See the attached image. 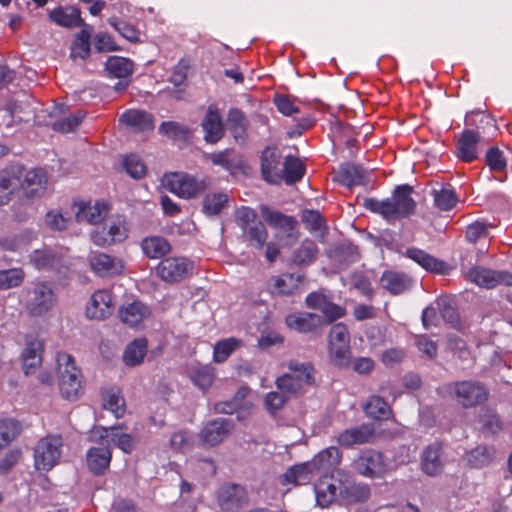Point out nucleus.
<instances>
[{
	"label": "nucleus",
	"mask_w": 512,
	"mask_h": 512,
	"mask_svg": "<svg viewBox=\"0 0 512 512\" xmlns=\"http://www.w3.org/2000/svg\"><path fill=\"white\" fill-rule=\"evenodd\" d=\"M413 188L408 184L395 187L391 197L377 199L367 197L363 200V207L371 213L380 215L389 223L409 218L415 213L417 204L412 198Z\"/></svg>",
	"instance_id": "nucleus-1"
},
{
	"label": "nucleus",
	"mask_w": 512,
	"mask_h": 512,
	"mask_svg": "<svg viewBox=\"0 0 512 512\" xmlns=\"http://www.w3.org/2000/svg\"><path fill=\"white\" fill-rule=\"evenodd\" d=\"M24 308L32 317L49 313L57 304L58 298L53 286L47 281L36 280L22 290Z\"/></svg>",
	"instance_id": "nucleus-2"
},
{
	"label": "nucleus",
	"mask_w": 512,
	"mask_h": 512,
	"mask_svg": "<svg viewBox=\"0 0 512 512\" xmlns=\"http://www.w3.org/2000/svg\"><path fill=\"white\" fill-rule=\"evenodd\" d=\"M59 389L63 398L76 400L84 391L82 374L72 355L58 352L56 356Z\"/></svg>",
	"instance_id": "nucleus-3"
},
{
	"label": "nucleus",
	"mask_w": 512,
	"mask_h": 512,
	"mask_svg": "<svg viewBox=\"0 0 512 512\" xmlns=\"http://www.w3.org/2000/svg\"><path fill=\"white\" fill-rule=\"evenodd\" d=\"M235 221L248 245L261 250L268 238V232L264 223L258 218L256 211L250 207L242 206L236 212Z\"/></svg>",
	"instance_id": "nucleus-4"
},
{
	"label": "nucleus",
	"mask_w": 512,
	"mask_h": 512,
	"mask_svg": "<svg viewBox=\"0 0 512 512\" xmlns=\"http://www.w3.org/2000/svg\"><path fill=\"white\" fill-rule=\"evenodd\" d=\"M163 184L167 190L177 196L190 199L195 198L210 187L208 178H197L188 173H171L165 175Z\"/></svg>",
	"instance_id": "nucleus-5"
},
{
	"label": "nucleus",
	"mask_w": 512,
	"mask_h": 512,
	"mask_svg": "<svg viewBox=\"0 0 512 512\" xmlns=\"http://www.w3.org/2000/svg\"><path fill=\"white\" fill-rule=\"evenodd\" d=\"M448 391L463 408L479 406L489 398L488 388L474 380L456 381L448 386Z\"/></svg>",
	"instance_id": "nucleus-6"
},
{
	"label": "nucleus",
	"mask_w": 512,
	"mask_h": 512,
	"mask_svg": "<svg viewBox=\"0 0 512 512\" xmlns=\"http://www.w3.org/2000/svg\"><path fill=\"white\" fill-rule=\"evenodd\" d=\"M63 447L61 435H48L41 438L34 447V467L37 471L48 472L60 459Z\"/></svg>",
	"instance_id": "nucleus-7"
},
{
	"label": "nucleus",
	"mask_w": 512,
	"mask_h": 512,
	"mask_svg": "<svg viewBox=\"0 0 512 512\" xmlns=\"http://www.w3.org/2000/svg\"><path fill=\"white\" fill-rule=\"evenodd\" d=\"M329 356L337 367H347L350 364V337L344 323H336L330 330Z\"/></svg>",
	"instance_id": "nucleus-8"
},
{
	"label": "nucleus",
	"mask_w": 512,
	"mask_h": 512,
	"mask_svg": "<svg viewBox=\"0 0 512 512\" xmlns=\"http://www.w3.org/2000/svg\"><path fill=\"white\" fill-rule=\"evenodd\" d=\"M467 279L483 288H494L498 285L512 286V273L496 271L483 266H474L467 272Z\"/></svg>",
	"instance_id": "nucleus-9"
},
{
	"label": "nucleus",
	"mask_w": 512,
	"mask_h": 512,
	"mask_svg": "<svg viewBox=\"0 0 512 512\" xmlns=\"http://www.w3.org/2000/svg\"><path fill=\"white\" fill-rule=\"evenodd\" d=\"M48 186V175L42 168H24L23 176L20 179L19 189L26 199H36L42 197Z\"/></svg>",
	"instance_id": "nucleus-10"
},
{
	"label": "nucleus",
	"mask_w": 512,
	"mask_h": 512,
	"mask_svg": "<svg viewBox=\"0 0 512 512\" xmlns=\"http://www.w3.org/2000/svg\"><path fill=\"white\" fill-rule=\"evenodd\" d=\"M193 269V263L184 257H167L156 267L158 276L165 282H179Z\"/></svg>",
	"instance_id": "nucleus-11"
},
{
	"label": "nucleus",
	"mask_w": 512,
	"mask_h": 512,
	"mask_svg": "<svg viewBox=\"0 0 512 512\" xmlns=\"http://www.w3.org/2000/svg\"><path fill=\"white\" fill-rule=\"evenodd\" d=\"M445 461L443 458V444L435 441L427 445L420 455V468L428 476L435 477L443 472Z\"/></svg>",
	"instance_id": "nucleus-12"
},
{
	"label": "nucleus",
	"mask_w": 512,
	"mask_h": 512,
	"mask_svg": "<svg viewBox=\"0 0 512 512\" xmlns=\"http://www.w3.org/2000/svg\"><path fill=\"white\" fill-rule=\"evenodd\" d=\"M88 260L91 270L100 277H114L124 270L121 259L103 252H92Z\"/></svg>",
	"instance_id": "nucleus-13"
},
{
	"label": "nucleus",
	"mask_w": 512,
	"mask_h": 512,
	"mask_svg": "<svg viewBox=\"0 0 512 512\" xmlns=\"http://www.w3.org/2000/svg\"><path fill=\"white\" fill-rule=\"evenodd\" d=\"M233 429V422L227 418H216L209 421L200 431L199 437L203 445L216 446L223 442Z\"/></svg>",
	"instance_id": "nucleus-14"
},
{
	"label": "nucleus",
	"mask_w": 512,
	"mask_h": 512,
	"mask_svg": "<svg viewBox=\"0 0 512 512\" xmlns=\"http://www.w3.org/2000/svg\"><path fill=\"white\" fill-rule=\"evenodd\" d=\"M29 260L38 270H51L60 273L67 268L64 255L50 248L34 250L29 255Z\"/></svg>",
	"instance_id": "nucleus-15"
},
{
	"label": "nucleus",
	"mask_w": 512,
	"mask_h": 512,
	"mask_svg": "<svg viewBox=\"0 0 512 512\" xmlns=\"http://www.w3.org/2000/svg\"><path fill=\"white\" fill-rule=\"evenodd\" d=\"M114 311L113 294L110 290L95 291L86 307V315L90 319L104 320Z\"/></svg>",
	"instance_id": "nucleus-16"
},
{
	"label": "nucleus",
	"mask_w": 512,
	"mask_h": 512,
	"mask_svg": "<svg viewBox=\"0 0 512 512\" xmlns=\"http://www.w3.org/2000/svg\"><path fill=\"white\" fill-rule=\"evenodd\" d=\"M482 136L474 129H464L456 142L455 155L465 163H471L478 158V147L482 143Z\"/></svg>",
	"instance_id": "nucleus-17"
},
{
	"label": "nucleus",
	"mask_w": 512,
	"mask_h": 512,
	"mask_svg": "<svg viewBox=\"0 0 512 512\" xmlns=\"http://www.w3.org/2000/svg\"><path fill=\"white\" fill-rule=\"evenodd\" d=\"M354 470L364 477L374 478L384 469L381 453L367 449L362 451L352 462Z\"/></svg>",
	"instance_id": "nucleus-18"
},
{
	"label": "nucleus",
	"mask_w": 512,
	"mask_h": 512,
	"mask_svg": "<svg viewBox=\"0 0 512 512\" xmlns=\"http://www.w3.org/2000/svg\"><path fill=\"white\" fill-rule=\"evenodd\" d=\"M24 166L13 164L0 171V206L9 203L14 192L19 189Z\"/></svg>",
	"instance_id": "nucleus-19"
},
{
	"label": "nucleus",
	"mask_w": 512,
	"mask_h": 512,
	"mask_svg": "<svg viewBox=\"0 0 512 512\" xmlns=\"http://www.w3.org/2000/svg\"><path fill=\"white\" fill-rule=\"evenodd\" d=\"M127 227L124 220L117 219L109 225L95 229L91 234L93 243L97 246H109L116 242H122L127 238Z\"/></svg>",
	"instance_id": "nucleus-20"
},
{
	"label": "nucleus",
	"mask_w": 512,
	"mask_h": 512,
	"mask_svg": "<svg viewBox=\"0 0 512 512\" xmlns=\"http://www.w3.org/2000/svg\"><path fill=\"white\" fill-rule=\"evenodd\" d=\"M341 488V479H336L332 475H324L319 478L314 485L316 503L322 508L328 507L333 501H339V492Z\"/></svg>",
	"instance_id": "nucleus-21"
},
{
	"label": "nucleus",
	"mask_w": 512,
	"mask_h": 512,
	"mask_svg": "<svg viewBox=\"0 0 512 512\" xmlns=\"http://www.w3.org/2000/svg\"><path fill=\"white\" fill-rule=\"evenodd\" d=\"M204 140L208 144L218 143L225 134V127L219 110L210 105L201 122Z\"/></svg>",
	"instance_id": "nucleus-22"
},
{
	"label": "nucleus",
	"mask_w": 512,
	"mask_h": 512,
	"mask_svg": "<svg viewBox=\"0 0 512 512\" xmlns=\"http://www.w3.org/2000/svg\"><path fill=\"white\" fill-rule=\"evenodd\" d=\"M281 155L275 148L266 147L261 155V174L270 184H280L283 180L280 170Z\"/></svg>",
	"instance_id": "nucleus-23"
},
{
	"label": "nucleus",
	"mask_w": 512,
	"mask_h": 512,
	"mask_svg": "<svg viewBox=\"0 0 512 512\" xmlns=\"http://www.w3.org/2000/svg\"><path fill=\"white\" fill-rule=\"evenodd\" d=\"M375 436L371 424H361L341 431L337 436V443L342 447H352L372 442Z\"/></svg>",
	"instance_id": "nucleus-24"
},
{
	"label": "nucleus",
	"mask_w": 512,
	"mask_h": 512,
	"mask_svg": "<svg viewBox=\"0 0 512 512\" xmlns=\"http://www.w3.org/2000/svg\"><path fill=\"white\" fill-rule=\"evenodd\" d=\"M333 180L340 186L348 188L364 186L369 181L365 169L361 165L354 163H344L340 165Z\"/></svg>",
	"instance_id": "nucleus-25"
},
{
	"label": "nucleus",
	"mask_w": 512,
	"mask_h": 512,
	"mask_svg": "<svg viewBox=\"0 0 512 512\" xmlns=\"http://www.w3.org/2000/svg\"><path fill=\"white\" fill-rule=\"evenodd\" d=\"M370 487L364 483H356L346 477L341 479L339 502L344 505L366 502L370 497Z\"/></svg>",
	"instance_id": "nucleus-26"
},
{
	"label": "nucleus",
	"mask_w": 512,
	"mask_h": 512,
	"mask_svg": "<svg viewBox=\"0 0 512 512\" xmlns=\"http://www.w3.org/2000/svg\"><path fill=\"white\" fill-rule=\"evenodd\" d=\"M286 325L300 333H314L324 324L319 315L309 312H295L286 316Z\"/></svg>",
	"instance_id": "nucleus-27"
},
{
	"label": "nucleus",
	"mask_w": 512,
	"mask_h": 512,
	"mask_svg": "<svg viewBox=\"0 0 512 512\" xmlns=\"http://www.w3.org/2000/svg\"><path fill=\"white\" fill-rule=\"evenodd\" d=\"M51 22L65 28H83L87 25L81 17V11L75 6H58L48 14Z\"/></svg>",
	"instance_id": "nucleus-28"
},
{
	"label": "nucleus",
	"mask_w": 512,
	"mask_h": 512,
	"mask_svg": "<svg viewBox=\"0 0 512 512\" xmlns=\"http://www.w3.org/2000/svg\"><path fill=\"white\" fill-rule=\"evenodd\" d=\"M151 314L150 308L141 301H133L118 310L121 321L132 328L139 327Z\"/></svg>",
	"instance_id": "nucleus-29"
},
{
	"label": "nucleus",
	"mask_w": 512,
	"mask_h": 512,
	"mask_svg": "<svg viewBox=\"0 0 512 512\" xmlns=\"http://www.w3.org/2000/svg\"><path fill=\"white\" fill-rule=\"evenodd\" d=\"M315 472L311 461L295 464L280 475L279 482L283 486L290 484L305 485L311 481Z\"/></svg>",
	"instance_id": "nucleus-30"
},
{
	"label": "nucleus",
	"mask_w": 512,
	"mask_h": 512,
	"mask_svg": "<svg viewBox=\"0 0 512 512\" xmlns=\"http://www.w3.org/2000/svg\"><path fill=\"white\" fill-rule=\"evenodd\" d=\"M112 453L108 446L91 447L86 453L89 471L95 476H102L109 469Z\"/></svg>",
	"instance_id": "nucleus-31"
},
{
	"label": "nucleus",
	"mask_w": 512,
	"mask_h": 512,
	"mask_svg": "<svg viewBox=\"0 0 512 512\" xmlns=\"http://www.w3.org/2000/svg\"><path fill=\"white\" fill-rule=\"evenodd\" d=\"M380 284L390 294L399 295L411 290L414 280L402 272L385 271L380 278Z\"/></svg>",
	"instance_id": "nucleus-32"
},
{
	"label": "nucleus",
	"mask_w": 512,
	"mask_h": 512,
	"mask_svg": "<svg viewBox=\"0 0 512 512\" xmlns=\"http://www.w3.org/2000/svg\"><path fill=\"white\" fill-rule=\"evenodd\" d=\"M246 492L238 484H229L222 487L218 493V503L222 510L228 512L238 511L245 499Z\"/></svg>",
	"instance_id": "nucleus-33"
},
{
	"label": "nucleus",
	"mask_w": 512,
	"mask_h": 512,
	"mask_svg": "<svg viewBox=\"0 0 512 512\" xmlns=\"http://www.w3.org/2000/svg\"><path fill=\"white\" fill-rule=\"evenodd\" d=\"M261 211L269 225L283 230L287 238H291L293 241L298 238L299 233L295 231L297 221L293 216H288L278 211H272L268 207H263Z\"/></svg>",
	"instance_id": "nucleus-34"
},
{
	"label": "nucleus",
	"mask_w": 512,
	"mask_h": 512,
	"mask_svg": "<svg viewBox=\"0 0 512 512\" xmlns=\"http://www.w3.org/2000/svg\"><path fill=\"white\" fill-rule=\"evenodd\" d=\"M43 342L37 338H27L22 352L23 370L26 375L34 372L42 363Z\"/></svg>",
	"instance_id": "nucleus-35"
},
{
	"label": "nucleus",
	"mask_w": 512,
	"mask_h": 512,
	"mask_svg": "<svg viewBox=\"0 0 512 512\" xmlns=\"http://www.w3.org/2000/svg\"><path fill=\"white\" fill-rule=\"evenodd\" d=\"M405 256L429 272L444 274L447 268V265L443 260L430 255L420 248H408L405 252Z\"/></svg>",
	"instance_id": "nucleus-36"
},
{
	"label": "nucleus",
	"mask_w": 512,
	"mask_h": 512,
	"mask_svg": "<svg viewBox=\"0 0 512 512\" xmlns=\"http://www.w3.org/2000/svg\"><path fill=\"white\" fill-rule=\"evenodd\" d=\"M120 122L135 132H146L154 129V118L147 111L127 110L120 116Z\"/></svg>",
	"instance_id": "nucleus-37"
},
{
	"label": "nucleus",
	"mask_w": 512,
	"mask_h": 512,
	"mask_svg": "<svg viewBox=\"0 0 512 512\" xmlns=\"http://www.w3.org/2000/svg\"><path fill=\"white\" fill-rule=\"evenodd\" d=\"M342 455V451L338 447L330 446L318 452L310 461L316 472H328L341 464Z\"/></svg>",
	"instance_id": "nucleus-38"
},
{
	"label": "nucleus",
	"mask_w": 512,
	"mask_h": 512,
	"mask_svg": "<svg viewBox=\"0 0 512 512\" xmlns=\"http://www.w3.org/2000/svg\"><path fill=\"white\" fill-rule=\"evenodd\" d=\"M110 206L105 201H96L94 205L82 203L76 212L77 222L86 221L89 224L100 223L108 214Z\"/></svg>",
	"instance_id": "nucleus-39"
},
{
	"label": "nucleus",
	"mask_w": 512,
	"mask_h": 512,
	"mask_svg": "<svg viewBox=\"0 0 512 512\" xmlns=\"http://www.w3.org/2000/svg\"><path fill=\"white\" fill-rule=\"evenodd\" d=\"M205 158L214 166H219L231 174L241 167V160L238 153L231 148L206 154Z\"/></svg>",
	"instance_id": "nucleus-40"
},
{
	"label": "nucleus",
	"mask_w": 512,
	"mask_h": 512,
	"mask_svg": "<svg viewBox=\"0 0 512 512\" xmlns=\"http://www.w3.org/2000/svg\"><path fill=\"white\" fill-rule=\"evenodd\" d=\"M140 247L149 259H161L171 251L170 243L162 236H148L142 239Z\"/></svg>",
	"instance_id": "nucleus-41"
},
{
	"label": "nucleus",
	"mask_w": 512,
	"mask_h": 512,
	"mask_svg": "<svg viewBox=\"0 0 512 512\" xmlns=\"http://www.w3.org/2000/svg\"><path fill=\"white\" fill-rule=\"evenodd\" d=\"M148 342L145 338H136L130 342L123 353L125 365L134 367L141 364L146 356Z\"/></svg>",
	"instance_id": "nucleus-42"
},
{
	"label": "nucleus",
	"mask_w": 512,
	"mask_h": 512,
	"mask_svg": "<svg viewBox=\"0 0 512 512\" xmlns=\"http://www.w3.org/2000/svg\"><path fill=\"white\" fill-rule=\"evenodd\" d=\"M495 457L493 446L478 445L466 453L467 465L471 468H483L488 466Z\"/></svg>",
	"instance_id": "nucleus-43"
},
{
	"label": "nucleus",
	"mask_w": 512,
	"mask_h": 512,
	"mask_svg": "<svg viewBox=\"0 0 512 512\" xmlns=\"http://www.w3.org/2000/svg\"><path fill=\"white\" fill-rule=\"evenodd\" d=\"M91 25H84L80 32L77 33L71 45L70 57L73 59H86L90 55V38L92 33Z\"/></svg>",
	"instance_id": "nucleus-44"
},
{
	"label": "nucleus",
	"mask_w": 512,
	"mask_h": 512,
	"mask_svg": "<svg viewBox=\"0 0 512 512\" xmlns=\"http://www.w3.org/2000/svg\"><path fill=\"white\" fill-rule=\"evenodd\" d=\"M227 124L228 130L236 141L246 137L249 121L240 109L231 108L228 111Z\"/></svg>",
	"instance_id": "nucleus-45"
},
{
	"label": "nucleus",
	"mask_w": 512,
	"mask_h": 512,
	"mask_svg": "<svg viewBox=\"0 0 512 512\" xmlns=\"http://www.w3.org/2000/svg\"><path fill=\"white\" fill-rule=\"evenodd\" d=\"M363 410L370 418L375 420H388L392 416V408L384 398L376 395L369 397L363 405Z\"/></svg>",
	"instance_id": "nucleus-46"
},
{
	"label": "nucleus",
	"mask_w": 512,
	"mask_h": 512,
	"mask_svg": "<svg viewBox=\"0 0 512 512\" xmlns=\"http://www.w3.org/2000/svg\"><path fill=\"white\" fill-rule=\"evenodd\" d=\"M319 249L314 240L306 238L293 252L292 263L298 266L310 265L317 257Z\"/></svg>",
	"instance_id": "nucleus-47"
},
{
	"label": "nucleus",
	"mask_w": 512,
	"mask_h": 512,
	"mask_svg": "<svg viewBox=\"0 0 512 512\" xmlns=\"http://www.w3.org/2000/svg\"><path fill=\"white\" fill-rule=\"evenodd\" d=\"M288 369L303 386H311L315 383V368L312 363L292 360L288 363Z\"/></svg>",
	"instance_id": "nucleus-48"
},
{
	"label": "nucleus",
	"mask_w": 512,
	"mask_h": 512,
	"mask_svg": "<svg viewBox=\"0 0 512 512\" xmlns=\"http://www.w3.org/2000/svg\"><path fill=\"white\" fill-rule=\"evenodd\" d=\"M107 21L127 41L131 43L141 42V30L136 25L116 16L109 17Z\"/></svg>",
	"instance_id": "nucleus-49"
},
{
	"label": "nucleus",
	"mask_w": 512,
	"mask_h": 512,
	"mask_svg": "<svg viewBox=\"0 0 512 512\" xmlns=\"http://www.w3.org/2000/svg\"><path fill=\"white\" fill-rule=\"evenodd\" d=\"M302 279L300 274L283 273L274 279L273 287L279 295H292L299 289Z\"/></svg>",
	"instance_id": "nucleus-50"
},
{
	"label": "nucleus",
	"mask_w": 512,
	"mask_h": 512,
	"mask_svg": "<svg viewBox=\"0 0 512 512\" xmlns=\"http://www.w3.org/2000/svg\"><path fill=\"white\" fill-rule=\"evenodd\" d=\"M485 163L492 173H504V177L498 180L501 182L506 181L507 159L499 147L492 146L486 151Z\"/></svg>",
	"instance_id": "nucleus-51"
},
{
	"label": "nucleus",
	"mask_w": 512,
	"mask_h": 512,
	"mask_svg": "<svg viewBox=\"0 0 512 512\" xmlns=\"http://www.w3.org/2000/svg\"><path fill=\"white\" fill-rule=\"evenodd\" d=\"M108 73L119 79L128 78L133 73V62L128 58L111 56L105 64Z\"/></svg>",
	"instance_id": "nucleus-52"
},
{
	"label": "nucleus",
	"mask_w": 512,
	"mask_h": 512,
	"mask_svg": "<svg viewBox=\"0 0 512 512\" xmlns=\"http://www.w3.org/2000/svg\"><path fill=\"white\" fill-rule=\"evenodd\" d=\"M103 407L111 411L116 418H120L125 414V400L118 389L111 388L103 393Z\"/></svg>",
	"instance_id": "nucleus-53"
},
{
	"label": "nucleus",
	"mask_w": 512,
	"mask_h": 512,
	"mask_svg": "<svg viewBox=\"0 0 512 512\" xmlns=\"http://www.w3.org/2000/svg\"><path fill=\"white\" fill-rule=\"evenodd\" d=\"M305 174L304 164L296 157L287 156L282 170L283 179L287 184H294L300 181Z\"/></svg>",
	"instance_id": "nucleus-54"
},
{
	"label": "nucleus",
	"mask_w": 512,
	"mask_h": 512,
	"mask_svg": "<svg viewBox=\"0 0 512 512\" xmlns=\"http://www.w3.org/2000/svg\"><path fill=\"white\" fill-rule=\"evenodd\" d=\"M479 422L481 423V431L485 435H496L503 428V423L499 415L490 408L482 411V413L479 415Z\"/></svg>",
	"instance_id": "nucleus-55"
},
{
	"label": "nucleus",
	"mask_w": 512,
	"mask_h": 512,
	"mask_svg": "<svg viewBox=\"0 0 512 512\" xmlns=\"http://www.w3.org/2000/svg\"><path fill=\"white\" fill-rule=\"evenodd\" d=\"M242 345V341L234 337L218 341L213 350V359L217 363H222Z\"/></svg>",
	"instance_id": "nucleus-56"
},
{
	"label": "nucleus",
	"mask_w": 512,
	"mask_h": 512,
	"mask_svg": "<svg viewBox=\"0 0 512 512\" xmlns=\"http://www.w3.org/2000/svg\"><path fill=\"white\" fill-rule=\"evenodd\" d=\"M431 194L433 196L435 206L442 211L451 210L458 201L455 191L451 188H434Z\"/></svg>",
	"instance_id": "nucleus-57"
},
{
	"label": "nucleus",
	"mask_w": 512,
	"mask_h": 512,
	"mask_svg": "<svg viewBox=\"0 0 512 512\" xmlns=\"http://www.w3.org/2000/svg\"><path fill=\"white\" fill-rule=\"evenodd\" d=\"M228 202V196L222 192L208 194L203 200V212L208 216H214L221 213Z\"/></svg>",
	"instance_id": "nucleus-58"
},
{
	"label": "nucleus",
	"mask_w": 512,
	"mask_h": 512,
	"mask_svg": "<svg viewBox=\"0 0 512 512\" xmlns=\"http://www.w3.org/2000/svg\"><path fill=\"white\" fill-rule=\"evenodd\" d=\"M25 279V272L22 268H10L0 270V288L8 290L19 287Z\"/></svg>",
	"instance_id": "nucleus-59"
},
{
	"label": "nucleus",
	"mask_w": 512,
	"mask_h": 512,
	"mask_svg": "<svg viewBox=\"0 0 512 512\" xmlns=\"http://www.w3.org/2000/svg\"><path fill=\"white\" fill-rule=\"evenodd\" d=\"M20 433L17 421L12 419L0 420V451L8 446Z\"/></svg>",
	"instance_id": "nucleus-60"
},
{
	"label": "nucleus",
	"mask_w": 512,
	"mask_h": 512,
	"mask_svg": "<svg viewBox=\"0 0 512 512\" xmlns=\"http://www.w3.org/2000/svg\"><path fill=\"white\" fill-rule=\"evenodd\" d=\"M85 116L86 112L78 110L77 112L72 113L65 118L55 121L52 125V128L55 131L61 133L72 132L80 125Z\"/></svg>",
	"instance_id": "nucleus-61"
},
{
	"label": "nucleus",
	"mask_w": 512,
	"mask_h": 512,
	"mask_svg": "<svg viewBox=\"0 0 512 512\" xmlns=\"http://www.w3.org/2000/svg\"><path fill=\"white\" fill-rule=\"evenodd\" d=\"M466 124L475 127V132L484 131L487 127L495 126L492 116L483 111L470 112L466 115Z\"/></svg>",
	"instance_id": "nucleus-62"
},
{
	"label": "nucleus",
	"mask_w": 512,
	"mask_h": 512,
	"mask_svg": "<svg viewBox=\"0 0 512 512\" xmlns=\"http://www.w3.org/2000/svg\"><path fill=\"white\" fill-rule=\"evenodd\" d=\"M123 167L134 179H140L146 175V165L136 154H129L124 157Z\"/></svg>",
	"instance_id": "nucleus-63"
},
{
	"label": "nucleus",
	"mask_w": 512,
	"mask_h": 512,
	"mask_svg": "<svg viewBox=\"0 0 512 512\" xmlns=\"http://www.w3.org/2000/svg\"><path fill=\"white\" fill-rule=\"evenodd\" d=\"M190 377L195 386L202 390H206L214 381L213 368L210 366L198 367L192 372Z\"/></svg>",
	"instance_id": "nucleus-64"
}]
</instances>
